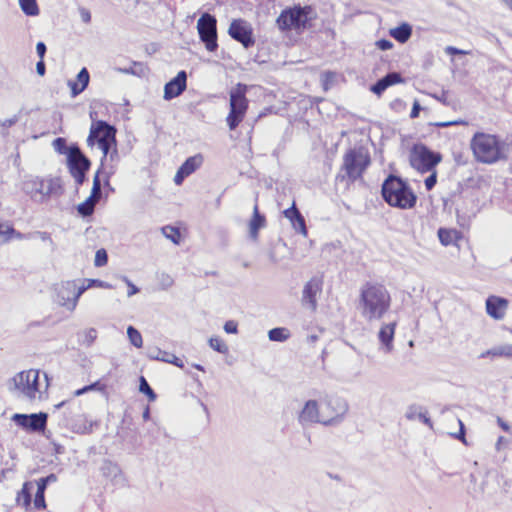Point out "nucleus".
<instances>
[{"instance_id":"f257e3e1","label":"nucleus","mask_w":512,"mask_h":512,"mask_svg":"<svg viewBox=\"0 0 512 512\" xmlns=\"http://www.w3.org/2000/svg\"><path fill=\"white\" fill-rule=\"evenodd\" d=\"M469 147L475 162L494 165L509 159L512 143L497 133L477 131L472 135Z\"/></svg>"},{"instance_id":"f03ea898","label":"nucleus","mask_w":512,"mask_h":512,"mask_svg":"<svg viewBox=\"0 0 512 512\" xmlns=\"http://www.w3.org/2000/svg\"><path fill=\"white\" fill-rule=\"evenodd\" d=\"M317 18V11L312 5L298 3L282 9L275 19V26L282 36L290 38L311 30Z\"/></svg>"},{"instance_id":"7ed1b4c3","label":"nucleus","mask_w":512,"mask_h":512,"mask_svg":"<svg viewBox=\"0 0 512 512\" xmlns=\"http://www.w3.org/2000/svg\"><path fill=\"white\" fill-rule=\"evenodd\" d=\"M359 307L364 319L380 320L391 307V295L383 284L366 282L360 289Z\"/></svg>"},{"instance_id":"20e7f679","label":"nucleus","mask_w":512,"mask_h":512,"mask_svg":"<svg viewBox=\"0 0 512 512\" xmlns=\"http://www.w3.org/2000/svg\"><path fill=\"white\" fill-rule=\"evenodd\" d=\"M116 132L114 126L102 120L91 124L87 143L89 146L97 145L102 151L101 166L108 158L113 161L118 157Z\"/></svg>"},{"instance_id":"39448f33","label":"nucleus","mask_w":512,"mask_h":512,"mask_svg":"<svg viewBox=\"0 0 512 512\" xmlns=\"http://www.w3.org/2000/svg\"><path fill=\"white\" fill-rule=\"evenodd\" d=\"M14 389L30 401L42 400L47 393L49 380L39 370L29 369L17 373L13 379Z\"/></svg>"},{"instance_id":"423d86ee","label":"nucleus","mask_w":512,"mask_h":512,"mask_svg":"<svg viewBox=\"0 0 512 512\" xmlns=\"http://www.w3.org/2000/svg\"><path fill=\"white\" fill-rule=\"evenodd\" d=\"M383 199L392 207L411 209L416 205L417 196L412 188L400 177L390 175L382 184Z\"/></svg>"},{"instance_id":"0eeeda50","label":"nucleus","mask_w":512,"mask_h":512,"mask_svg":"<svg viewBox=\"0 0 512 512\" xmlns=\"http://www.w3.org/2000/svg\"><path fill=\"white\" fill-rule=\"evenodd\" d=\"M247 92L248 86L244 83H237L229 92V112L226 123L231 131L235 130L246 117L249 109Z\"/></svg>"},{"instance_id":"6e6552de","label":"nucleus","mask_w":512,"mask_h":512,"mask_svg":"<svg viewBox=\"0 0 512 512\" xmlns=\"http://www.w3.org/2000/svg\"><path fill=\"white\" fill-rule=\"evenodd\" d=\"M370 163V154L364 147H355L347 150L343 156L342 170L345 172V175L342 178L355 182L362 178Z\"/></svg>"},{"instance_id":"1a4fd4ad","label":"nucleus","mask_w":512,"mask_h":512,"mask_svg":"<svg viewBox=\"0 0 512 512\" xmlns=\"http://www.w3.org/2000/svg\"><path fill=\"white\" fill-rule=\"evenodd\" d=\"M408 160L414 170L420 174H425L437 168L442 161V155L430 150L422 143H416L409 150Z\"/></svg>"},{"instance_id":"9d476101","label":"nucleus","mask_w":512,"mask_h":512,"mask_svg":"<svg viewBox=\"0 0 512 512\" xmlns=\"http://www.w3.org/2000/svg\"><path fill=\"white\" fill-rule=\"evenodd\" d=\"M197 30L206 49L210 52L215 51L218 48L216 18L209 13L202 14L197 22Z\"/></svg>"},{"instance_id":"9b49d317","label":"nucleus","mask_w":512,"mask_h":512,"mask_svg":"<svg viewBox=\"0 0 512 512\" xmlns=\"http://www.w3.org/2000/svg\"><path fill=\"white\" fill-rule=\"evenodd\" d=\"M67 164L69 172L78 185H81L90 168L89 159L84 156L78 146H71L68 150Z\"/></svg>"},{"instance_id":"f8f14e48","label":"nucleus","mask_w":512,"mask_h":512,"mask_svg":"<svg viewBox=\"0 0 512 512\" xmlns=\"http://www.w3.org/2000/svg\"><path fill=\"white\" fill-rule=\"evenodd\" d=\"M229 36L241 43L244 48H250L255 44L253 27L245 19H233L228 28Z\"/></svg>"},{"instance_id":"ddd939ff","label":"nucleus","mask_w":512,"mask_h":512,"mask_svg":"<svg viewBox=\"0 0 512 512\" xmlns=\"http://www.w3.org/2000/svg\"><path fill=\"white\" fill-rule=\"evenodd\" d=\"M48 415L40 412L35 414H14L12 420L23 429L31 432H41L46 429Z\"/></svg>"},{"instance_id":"4468645a","label":"nucleus","mask_w":512,"mask_h":512,"mask_svg":"<svg viewBox=\"0 0 512 512\" xmlns=\"http://www.w3.org/2000/svg\"><path fill=\"white\" fill-rule=\"evenodd\" d=\"M320 404L323 424H330L339 419L346 410L345 403L334 397L326 398Z\"/></svg>"},{"instance_id":"2eb2a0df","label":"nucleus","mask_w":512,"mask_h":512,"mask_svg":"<svg viewBox=\"0 0 512 512\" xmlns=\"http://www.w3.org/2000/svg\"><path fill=\"white\" fill-rule=\"evenodd\" d=\"M323 279L322 277L311 278L303 289L302 303L307 305L312 311L317 308V295L322 291Z\"/></svg>"},{"instance_id":"dca6fc26","label":"nucleus","mask_w":512,"mask_h":512,"mask_svg":"<svg viewBox=\"0 0 512 512\" xmlns=\"http://www.w3.org/2000/svg\"><path fill=\"white\" fill-rule=\"evenodd\" d=\"M509 301L506 298L490 295L485 302L486 313L494 320H502L508 310Z\"/></svg>"},{"instance_id":"f3484780","label":"nucleus","mask_w":512,"mask_h":512,"mask_svg":"<svg viewBox=\"0 0 512 512\" xmlns=\"http://www.w3.org/2000/svg\"><path fill=\"white\" fill-rule=\"evenodd\" d=\"M203 163L202 155H194L185 160L175 174L174 182L181 185L186 177L195 172Z\"/></svg>"},{"instance_id":"a211bd4d","label":"nucleus","mask_w":512,"mask_h":512,"mask_svg":"<svg viewBox=\"0 0 512 512\" xmlns=\"http://www.w3.org/2000/svg\"><path fill=\"white\" fill-rule=\"evenodd\" d=\"M186 79L185 71H180L175 78L169 81L164 88L165 99L179 96L186 89Z\"/></svg>"},{"instance_id":"6ab92c4d","label":"nucleus","mask_w":512,"mask_h":512,"mask_svg":"<svg viewBox=\"0 0 512 512\" xmlns=\"http://www.w3.org/2000/svg\"><path fill=\"white\" fill-rule=\"evenodd\" d=\"M299 421L301 423H322L321 404L318 405L314 400L307 401L299 414Z\"/></svg>"},{"instance_id":"aec40b11","label":"nucleus","mask_w":512,"mask_h":512,"mask_svg":"<svg viewBox=\"0 0 512 512\" xmlns=\"http://www.w3.org/2000/svg\"><path fill=\"white\" fill-rule=\"evenodd\" d=\"M283 215L290 221L293 228L306 236L308 231L305 223V219L296 207V202L293 201L291 207L283 211Z\"/></svg>"},{"instance_id":"412c9836","label":"nucleus","mask_w":512,"mask_h":512,"mask_svg":"<svg viewBox=\"0 0 512 512\" xmlns=\"http://www.w3.org/2000/svg\"><path fill=\"white\" fill-rule=\"evenodd\" d=\"M404 80L397 72L388 73L386 76L378 80L371 88V91L380 96L388 87L402 83Z\"/></svg>"},{"instance_id":"4be33fe9","label":"nucleus","mask_w":512,"mask_h":512,"mask_svg":"<svg viewBox=\"0 0 512 512\" xmlns=\"http://www.w3.org/2000/svg\"><path fill=\"white\" fill-rule=\"evenodd\" d=\"M266 226V218L259 212V205L256 202L253 207V214L249 220V234L253 239H257L259 230Z\"/></svg>"},{"instance_id":"5701e85b","label":"nucleus","mask_w":512,"mask_h":512,"mask_svg":"<svg viewBox=\"0 0 512 512\" xmlns=\"http://www.w3.org/2000/svg\"><path fill=\"white\" fill-rule=\"evenodd\" d=\"M89 80V72L87 68L84 67L80 70L75 80L68 82L72 96L75 97L82 93L88 86Z\"/></svg>"},{"instance_id":"b1692460","label":"nucleus","mask_w":512,"mask_h":512,"mask_svg":"<svg viewBox=\"0 0 512 512\" xmlns=\"http://www.w3.org/2000/svg\"><path fill=\"white\" fill-rule=\"evenodd\" d=\"M33 489V482L26 481L23 483L21 490L17 492L15 501L18 506L28 510L31 507V491Z\"/></svg>"},{"instance_id":"393cba45","label":"nucleus","mask_w":512,"mask_h":512,"mask_svg":"<svg viewBox=\"0 0 512 512\" xmlns=\"http://www.w3.org/2000/svg\"><path fill=\"white\" fill-rule=\"evenodd\" d=\"M462 237V233L457 229L439 228L438 230L439 241L444 246L457 244Z\"/></svg>"},{"instance_id":"a878e982","label":"nucleus","mask_w":512,"mask_h":512,"mask_svg":"<svg viewBox=\"0 0 512 512\" xmlns=\"http://www.w3.org/2000/svg\"><path fill=\"white\" fill-rule=\"evenodd\" d=\"M389 35L397 42L404 44L412 35V26L407 22H403L399 26L391 28L389 30Z\"/></svg>"},{"instance_id":"bb28decb","label":"nucleus","mask_w":512,"mask_h":512,"mask_svg":"<svg viewBox=\"0 0 512 512\" xmlns=\"http://www.w3.org/2000/svg\"><path fill=\"white\" fill-rule=\"evenodd\" d=\"M396 323L384 324L381 326L378 338L380 342L388 349L391 350L392 343L395 335Z\"/></svg>"},{"instance_id":"cd10ccee","label":"nucleus","mask_w":512,"mask_h":512,"mask_svg":"<svg viewBox=\"0 0 512 512\" xmlns=\"http://www.w3.org/2000/svg\"><path fill=\"white\" fill-rule=\"evenodd\" d=\"M13 238L22 239L23 235L17 232L10 223L0 220V241L8 242Z\"/></svg>"},{"instance_id":"c85d7f7f","label":"nucleus","mask_w":512,"mask_h":512,"mask_svg":"<svg viewBox=\"0 0 512 512\" xmlns=\"http://www.w3.org/2000/svg\"><path fill=\"white\" fill-rule=\"evenodd\" d=\"M481 357H512V345L487 350L481 354Z\"/></svg>"},{"instance_id":"c756f323","label":"nucleus","mask_w":512,"mask_h":512,"mask_svg":"<svg viewBox=\"0 0 512 512\" xmlns=\"http://www.w3.org/2000/svg\"><path fill=\"white\" fill-rule=\"evenodd\" d=\"M21 10L27 16H37L39 14V7L36 0H18Z\"/></svg>"},{"instance_id":"7c9ffc66","label":"nucleus","mask_w":512,"mask_h":512,"mask_svg":"<svg viewBox=\"0 0 512 512\" xmlns=\"http://www.w3.org/2000/svg\"><path fill=\"white\" fill-rule=\"evenodd\" d=\"M36 485H37V491H36L34 501H33L34 508L37 510H44L47 507L46 501H45L46 488L39 484H36Z\"/></svg>"},{"instance_id":"2f4dec72","label":"nucleus","mask_w":512,"mask_h":512,"mask_svg":"<svg viewBox=\"0 0 512 512\" xmlns=\"http://www.w3.org/2000/svg\"><path fill=\"white\" fill-rule=\"evenodd\" d=\"M127 336L129 338L130 343L135 346L136 348H142L143 347V338L141 333L134 328L133 326H129L127 328Z\"/></svg>"},{"instance_id":"473e14b6","label":"nucleus","mask_w":512,"mask_h":512,"mask_svg":"<svg viewBox=\"0 0 512 512\" xmlns=\"http://www.w3.org/2000/svg\"><path fill=\"white\" fill-rule=\"evenodd\" d=\"M174 284L173 277L166 272L159 273L157 275V287L160 290H167L171 288Z\"/></svg>"},{"instance_id":"72a5a7b5","label":"nucleus","mask_w":512,"mask_h":512,"mask_svg":"<svg viewBox=\"0 0 512 512\" xmlns=\"http://www.w3.org/2000/svg\"><path fill=\"white\" fill-rule=\"evenodd\" d=\"M166 238L170 239L173 243L179 244L181 241V233L178 228L173 226H165L162 229Z\"/></svg>"},{"instance_id":"f704fd0d","label":"nucleus","mask_w":512,"mask_h":512,"mask_svg":"<svg viewBox=\"0 0 512 512\" xmlns=\"http://www.w3.org/2000/svg\"><path fill=\"white\" fill-rule=\"evenodd\" d=\"M209 344L213 350H215L219 353H222V354L228 353V350H229L228 346L226 345L224 340L218 336L210 338Z\"/></svg>"},{"instance_id":"c9c22d12","label":"nucleus","mask_w":512,"mask_h":512,"mask_svg":"<svg viewBox=\"0 0 512 512\" xmlns=\"http://www.w3.org/2000/svg\"><path fill=\"white\" fill-rule=\"evenodd\" d=\"M140 392L144 393L150 402H153L156 400V394L153 391V389L150 387L148 382L146 381L145 377H140V385H139Z\"/></svg>"},{"instance_id":"e433bc0d","label":"nucleus","mask_w":512,"mask_h":512,"mask_svg":"<svg viewBox=\"0 0 512 512\" xmlns=\"http://www.w3.org/2000/svg\"><path fill=\"white\" fill-rule=\"evenodd\" d=\"M289 337L288 331L285 328H273L269 331V339L272 341H285Z\"/></svg>"},{"instance_id":"4c0bfd02","label":"nucleus","mask_w":512,"mask_h":512,"mask_svg":"<svg viewBox=\"0 0 512 512\" xmlns=\"http://www.w3.org/2000/svg\"><path fill=\"white\" fill-rule=\"evenodd\" d=\"M429 176L425 179L424 184L427 191H431L436 183H437V168H434L433 170L429 171Z\"/></svg>"},{"instance_id":"58836bf2","label":"nucleus","mask_w":512,"mask_h":512,"mask_svg":"<svg viewBox=\"0 0 512 512\" xmlns=\"http://www.w3.org/2000/svg\"><path fill=\"white\" fill-rule=\"evenodd\" d=\"M94 205L86 199L83 203L78 206V211L83 216H90L94 211Z\"/></svg>"},{"instance_id":"ea45409f","label":"nucleus","mask_w":512,"mask_h":512,"mask_svg":"<svg viewBox=\"0 0 512 512\" xmlns=\"http://www.w3.org/2000/svg\"><path fill=\"white\" fill-rule=\"evenodd\" d=\"M53 147L60 154H68L69 149H67L66 140L62 137H58L53 141Z\"/></svg>"},{"instance_id":"a19ab883","label":"nucleus","mask_w":512,"mask_h":512,"mask_svg":"<svg viewBox=\"0 0 512 512\" xmlns=\"http://www.w3.org/2000/svg\"><path fill=\"white\" fill-rule=\"evenodd\" d=\"M108 256L104 249H99L95 255V266L101 267L107 264Z\"/></svg>"},{"instance_id":"79ce46f5","label":"nucleus","mask_w":512,"mask_h":512,"mask_svg":"<svg viewBox=\"0 0 512 512\" xmlns=\"http://www.w3.org/2000/svg\"><path fill=\"white\" fill-rule=\"evenodd\" d=\"M100 170H98L93 178V185L91 193L94 195L101 196V180L99 178Z\"/></svg>"},{"instance_id":"37998d69","label":"nucleus","mask_w":512,"mask_h":512,"mask_svg":"<svg viewBox=\"0 0 512 512\" xmlns=\"http://www.w3.org/2000/svg\"><path fill=\"white\" fill-rule=\"evenodd\" d=\"M87 282V287L88 288H91V287H99V288H106V289H109L111 288L112 286L104 281H101V280H98V279H88L86 280Z\"/></svg>"},{"instance_id":"c03bdc74","label":"nucleus","mask_w":512,"mask_h":512,"mask_svg":"<svg viewBox=\"0 0 512 512\" xmlns=\"http://www.w3.org/2000/svg\"><path fill=\"white\" fill-rule=\"evenodd\" d=\"M375 45L378 49H380L382 51L390 50L394 46L393 43L387 39H380L375 42Z\"/></svg>"},{"instance_id":"a18cd8bd","label":"nucleus","mask_w":512,"mask_h":512,"mask_svg":"<svg viewBox=\"0 0 512 512\" xmlns=\"http://www.w3.org/2000/svg\"><path fill=\"white\" fill-rule=\"evenodd\" d=\"M57 480V477L55 474H50L46 477L40 478L36 481V484H39L45 488H47L49 483L55 482Z\"/></svg>"},{"instance_id":"49530a36","label":"nucleus","mask_w":512,"mask_h":512,"mask_svg":"<svg viewBox=\"0 0 512 512\" xmlns=\"http://www.w3.org/2000/svg\"><path fill=\"white\" fill-rule=\"evenodd\" d=\"M225 332L229 334H235L238 331V324L233 320H229L224 325Z\"/></svg>"},{"instance_id":"de8ad7c7","label":"nucleus","mask_w":512,"mask_h":512,"mask_svg":"<svg viewBox=\"0 0 512 512\" xmlns=\"http://www.w3.org/2000/svg\"><path fill=\"white\" fill-rule=\"evenodd\" d=\"M445 52H446V54L451 55V56H453V55H466V54H468L467 51L458 49V48L453 47V46H447L445 48Z\"/></svg>"},{"instance_id":"09e8293b","label":"nucleus","mask_w":512,"mask_h":512,"mask_svg":"<svg viewBox=\"0 0 512 512\" xmlns=\"http://www.w3.org/2000/svg\"><path fill=\"white\" fill-rule=\"evenodd\" d=\"M125 283L128 286V296L131 297L139 292V289L127 278H124Z\"/></svg>"},{"instance_id":"8fccbe9b","label":"nucleus","mask_w":512,"mask_h":512,"mask_svg":"<svg viewBox=\"0 0 512 512\" xmlns=\"http://www.w3.org/2000/svg\"><path fill=\"white\" fill-rule=\"evenodd\" d=\"M167 362L169 363H172L174 364L175 366L179 367V368H183L184 367V363L183 361L175 356V355H170L167 359H166Z\"/></svg>"},{"instance_id":"3c124183","label":"nucleus","mask_w":512,"mask_h":512,"mask_svg":"<svg viewBox=\"0 0 512 512\" xmlns=\"http://www.w3.org/2000/svg\"><path fill=\"white\" fill-rule=\"evenodd\" d=\"M36 51L41 60H43L46 53V45L43 42H38L36 45Z\"/></svg>"},{"instance_id":"603ef678","label":"nucleus","mask_w":512,"mask_h":512,"mask_svg":"<svg viewBox=\"0 0 512 512\" xmlns=\"http://www.w3.org/2000/svg\"><path fill=\"white\" fill-rule=\"evenodd\" d=\"M468 123L464 120H455V121H449V122H443L438 124L440 127H449V126H455V125H467Z\"/></svg>"},{"instance_id":"864d4df0","label":"nucleus","mask_w":512,"mask_h":512,"mask_svg":"<svg viewBox=\"0 0 512 512\" xmlns=\"http://www.w3.org/2000/svg\"><path fill=\"white\" fill-rule=\"evenodd\" d=\"M459 425H460V431L459 433L456 435V438H458L459 440H461L464 444H467L466 443V438H465V430H464V424L461 420H459Z\"/></svg>"},{"instance_id":"5fc2aeb1","label":"nucleus","mask_w":512,"mask_h":512,"mask_svg":"<svg viewBox=\"0 0 512 512\" xmlns=\"http://www.w3.org/2000/svg\"><path fill=\"white\" fill-rule=\"evenodd\" d=\"M96 385H97V383H94V384H91V385L85 386V387H83V388H81V389L76 390L74 394H75L76 396H80V395L84 394V393H85V392H87V391H90V390L95 389Z\"/></svg>"},{"instance_id":"6e6d98bb","label":"nucleus","mask_w":512,"mask_h":512,"mask_svg":"<svg viewBox=\"0 0 512 512\" xmlns=\"http://www.w3.org/2000/svg\"><path fill=\"white\" fill-rule=\"evenodd\" d=\"M89 289L87 287V283L86 284H83L81 287L78 288L76 294H75V299H74V303H73V306L76 305L78 299L80 298V296L87 290Z\"/></svg>"},{"instance_id":"4d7b16f0","label":"nucleus","mask_w":512,"mask_h":512,"mask_svg":"<svg viewBox=\"0 0 512 512\" xmlns=\"http://www.w3.org/2000/svg\"><path fill=\"white\" fill-rule=\"evenodd\" d=\"M36 71L40 76H43L45 74L46 68L44 60H39L36 64Z\"/></svg>"},{"instance_id":"13d9d810","label":"nucleus","mask_w":512,"mask_h":512,"mask_svg":"<svg viewBox=\"0 0 512 512\" xmlns=\"http://www.w3.org/2000/svg\"><path fill=\"white\" fill-rule=\"evenodd\" d=\"M420 105L418 102H415L412 109H411V112H410V117L411 118H417L419 116V112H420Z\"/></svg>"},{"instance_id":"bf43d9fd","label":"nucleus","mask_w":512,"mask_h":512,"mask_svg":"<svg viewBox=\"0 0 512 512\" xmlns=\"http://www.w3.org/2000/svg\"><path fill=\"white\" fill-rule=\"evenodd\" d=\"M497 423L499 425V427L505 431V432H509L510 431V426L508 425L507 422H505L502 418L498 417L497 418Z\"/></svg>"},{"instance_id":"052dcab7","label":"nucleus","mask_w":512,"mask_h":512,"mask_svg":"<svg viewBox=\"0 0 512 512\" xmlns=\"http://www.w3.org/2000/svg\"><path fill=\"white\" fill-rule=\"evenodd\" d=\"M81 17H82V20L86 23L90 22L91 20V14L88 10L86 9H82L81 10Z\"/></svg>"},{"instance_id":"680f3d73","label":"nucleus","mask_w":512,"mask_h":512,"mask_svg":"<svg viewBox=\"0 0 512 512\" xmlns=\"http://www.w3.org/2000/svg\"><path fill=\"white\" fill-rule=\"evenodd\" d=\"M100 198H101V196L94 195L91 193L87 199L95 206L98 203V201L100 200Z\"/></svg>"},{"instance_id":"e2e57ef3","label":"nucleus","mask_w":512,"mask_h":512,"mask_svg":"<svg viewBox=\"0 0 512 512\" xmlns=\"http://www.w3.org/2000/svg\"><path fill=\"white\" fill-rule=\"evenodd\" d=\"M100 198H101V196L94 195L91 193L87 199L95 206L98 203V201L100 200Z\"/></svg>"},{"instance_id":"0e129e2a","label":"nucleus","mask_w":512,"mask_h":512,"mask_svg":"<svg viewBox=\"0 0 512 512\" xmlns=\"http://www.w3.org/2000/svg\"><path fill=\"white\" fill-rule=\"evenodd\" d=\"M41 238L43 240H50V235L46 232L41 233Z\"/></svg>"},{"instance_id":"69168bd1","label":"nucleus","mask_w":512,"mask_h":512,"mask_svg":"<svg viewBox=\"0 0 512 512\" xmlns=\"http://www.w3.org/2000/svg\"><path fill=\"white\" fill-rule=\"evenodd\" d=\"M512 9V0H503Z\"/></svg>"},{"instance_id":"338daca9","label":"nucleus","mask_w":512,"mask_h":512,"mask_svg":"<svg viewBox=\"0 0 512 512\" xmlns=\"http://www.w3.org/2000/svg\"><path fill=\"white\" fill-rule=\"evenodd\" d=\"M504 437H499L497 445L499 446L501 443H503Z\"/></svg>"},{"instance_id":"774afa93","label":"nucleus","mask_w":512,"mask_h":512,"mask_svg":"<svg viewBox=\"0 0 512 512\" xmlns=\"http://www.w3.org/2000/svg\"><path fill=\"white\" fill-rule=\"evenodd\" d=\"M92 427H93V424L91 423V424H90V428H89V430H88L89 432L92 430Z\"/></svg>"}]
</instances>
